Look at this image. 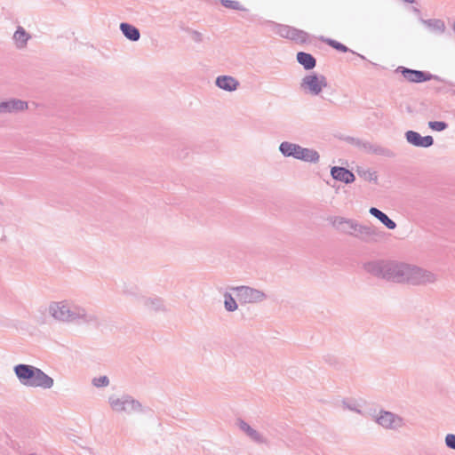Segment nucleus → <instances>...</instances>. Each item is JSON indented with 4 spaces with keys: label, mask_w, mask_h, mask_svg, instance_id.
I'll list each match as a JSON object with an SVG mask.
<instances>
[{
    "label": "nucleus",
    "mask_w": 455,
    "mask_h": 455,
    "mask_svg": "<svg viewBox=\"0 0 455 455\" xmlns=\"http://www.w3.org/2000/svg\"><path fill=\"white\" fill-rule=\"evenodd\" d=\"M48 310L51 316L60 322L100 324L95 314L67 300L51 302Z\"/></svg>",
    "instance_id": "obj_1"
},
{
    "label": "nucleus",
    "mask_w": 455,
    "mask_h": 455,
    "mask_svg": "<svg viewBox=\"0 0 455 455\" xmlns=\"http://www.w3.org/2000/svg\"><path fill=\"white\" fill-rule=\"evenodd\" d=\"M13 371L23 386L49 389L53 387L54 380L41 369L26 363H19L13 367Z\"/></svg>",
    "instance_id": "obj_2"
},
{
    "label": "nucleus",
    "mask_w": 455,
    "mask_h": 455,
    "mask_svg": "<svg viewBox=\"0 0 455 455\" xmlns=\"http://www.w3.org/2000/svg\"><path fill=\"white\" fill-rule=\"evenodd\" d=\"M278 149L284 157H292L306 163L316 164L320 159V155L315 149L303 148L290 141L281 142Z\"/></svg>",
    "instance_id": "obj_3"
},
{
    "label": "nucleus",
    "mask_w": 455,
    "mask_h": 455,
    "mask_svg": "<svg viewBox=\"0 0 455 455\" xmlns=\"http://www.w3.org/2000/svg\"><path fill=\"white\" fill-rule=\"evenodd\" d=\"M436 281V275L422 267L407 264L405 283L411 285H426Z\"/></svg>",
    "instance_id": "obj_4"
},
{
    "label": "nucleus",
    "mask_w": 455,
    "mask_h": 455,
    "mask_svg": "<svg viewBox=\"0 0 455 455\" xmlns=\"http://www.w3.org/2000/svg\"><path fill=\"white\" fill-rule=\"evenodd\" d=\"M326 86V77L315 72L306 75L300 82V88L312 95H319Z\"/></svg>",
    "instance_id": "obj_5"
},
{
    "label": "nucleus",
    "mask_w": 455,
    "mask_h": 455,
    "mask_svg": "<svg viewBox=\"0 0 455 455\" xmlns=\"http://www.w3.org/2000/svg\"><path fill=\"white\" fill-rule=\"evenodd\" d=\"M395 71L410 83L420 84L432 79L440 80L439 76L432 75L428 71L411 69L403 66H399Z\"/></svg>",
    "instance_id": "obj_6"
},
{
    "label": "nucleus",
    "mask_w": 455,
    "mask_h": 455,
    "mask_svg": "<svg viewBox=\"0 0 455 455\" xmlns=\"http://www.w3.org/2000/svg\"><path fill=\"white\" fill-rule=\"evenodd\" d=\"M233 291L241 303L261 302L267 298L263 291L249 286L234 287Z\"/></svg>",
    "instance_id": "obj_7"
},
{
    "label": "nucleus",
    "mask_w": 455,
    "mask_h": 455,
    "mask_svg": "<svg viewBox=\"0 0 455 455\" xmlns=\"http://www.w3.org/2000/svg\"><path fill=\"white\" fill-rule=\"evenodd\" d=\"M407 264L396 261H387L384 280L403 283L406 279Z\"/></svg>",
    "instance_id": "obj_8"
},
{
    "label": "nucleus",
    "mask_w": 455,
    "mask_h": 455,
    "mask_svg": "<svg viewBox=\"0 0 455 455\" xmlns=\"http://www.w3.org/2000/svg\"><path fill=\"white\" fill-rule=\"evenodd\" d=\"M276 34L281 37L290 39L299 44H306L308 42L309 35L301 29L288 25H277Z\"/></svg>",
    "instance_id": "obj_9"
},
{
    "label": "nucleus",
    "mask_w": 455,
    "mask_h": 455,
    "mask_svg": "<svg viewBox=\"0 0 455 455\" xmlns=\"http://www.w3.org/2000/svg\"><path fill=\"white\" fill-rule=\"evenodd\" d=\"M375 421L387 429L396 430L403 427V419L388 411L381 410L379 415L376 417Z\"/></svg>",
    "instance_id": "obj_10"
},
{
    "label": "nucleus",
    "mask_w": 455,
    "mask_h": 455,
    "mask_svg": "<svg viewBox=\"0 0 455 455\" xmlns=\"http://www.w3.org/2000/svg\"><path fill=\"white\" fill-rule=\"evenodd\" d=\"M28 102L20 99L11 98L0 101V115L17 114L28 109Z\"/></svg>",
    "instance_id": "obj_11"
},
{
    "label": "nucleus",
    "mask_w": 455,
    "mask_h": 455,
    "mask_svg": "<svg viewBox=\"0 0 455 455\" xmlns=\"http://www.w3.org/2000/svg\"><path fill=\"white\" fill-rule=\"evenodd\" d=\"M406 141L417 148H427L434 145V138L431 135L422 136L419 132L409 130L404 133Z\"/></svg>",
    "instance_id": "obj_12"
},
{
    "label": "nucleus",
    "mask_w": 455,
    "mask_h": 455,
    "mask_svg": "<svg viewBox=\"0 0 455 455\" xmlns=\"http://www.w3.org/2000/svg\"><path fill=\"white\" fill-rule=\"evenodd\" d=\"M331 223L338 231L352 235L356 227V220L344 217L335 216L331 218Z\"/></svg>",
    "instance_id": "obj_13"
},
{
    "label": "nucleus",
    "mask_w": 455,
    "mask_h": 455,
    "mask_svg": "<svg viewBox=\"0 0 455 455\" xmlns=\"http://www.w3.org/2000/svg\"><path fill=\"white\" fill-rule=\"evenodd\" d=\"M387 260H371L363 264V269L370 275L384 279Z\"/></svg>",
    "instance_id": "obj_14"
},
{
    "label": "nucleus",
    "mask_w": 455,
    "mask_h": 455,
    "mask_svg": "<svg viewBox=\"0 0 455 455\" xmlns=\"http://www.w3.org/2000/svg\"><path fill=\"white\" fill-rule=\"evenodd\" d=\"M377 235L378 229L375 227L370 225H362L356 221V227L352 236H355L362 241L368 242Z\"/></svg>",
    "instance_id": "obj_15"
},
{
    "label": "nucleus",
    "mask_w": 455,
    "mask_h": 455,
    "mask_svg": "<svg viewBox=\"0 0 455 455\" xmlns=\"http://www.w3.org/2000/svg\"><path fill=\"white\" fill-rule=\"evenodd\" d=\"M331 175L333 180L344 182L345 184H350L355 181V174L346 167L342 166H332L331 168Z\"/></svg>",
    "instance_id": "obj_16"
},
{
    "label": "nucleus",
    "mask_w": 455,
    "mask_h": 455,
    "mask_svg": "<svg viewBox=\"0 0 455 455\" xmlns=\"http://www.w3.org/2000/svg\"><path fill=\"white\" fill-rule=\"evenodd\" d=\"M239 82L235 77L228 75L217 76L215 79V85L226 92H234L239 87Z\"/></svg>",
    "instance_id": "obj_17"
},
{
    "label": "nucleus",
    "mask_w": 455,
    "mask_h": 455,
    "mask_svg": "<svg viewBox=\"0 0 455 455\" xmlns=\"http://www.w3.org/2000/svg\"><path fill=\"white\" fill-rule=\"evenodd\" d=\"M296 60L307 71L314 69L316 66V59L311 53L306 52H298Z\"/></svg>",
    "instance_id": "obj_18"
},
{
    "label": "nucleus",
    "mask_w": 455,
    "mask_h": 455,
    "mask_svg": "<svg viewBox=\"0 0 455 455\" xmlns=\"http://www.w3.org/2000/svg\"><path fill=\"white\" fill-rule=\"evenodd\" d=\"M320 41L325 43L327 45H329L330 47L335 49L336 51L338 52H351L352 54L354 55H356L357 57L363 59V60H365V57L363 56L362 54H359L355 52H354L353 50L349 49L347 45H345L344 44L335 40V39H332V38H328V37H324V36H321L320 38Z\"/></svg>",
    "instance_id": "obj_19"
},
{
    "label": "nucleus",
    "mask_w": 455,
    "mask_h": 455,
    "mask_svg": "<svg viewBox=\"0 0 455 455\" xmlns=\"http://www.w3.org/2000/svg\"><path fill=\"white\" fill-rule=\"evenodd\" d=\"M369 212L371 216L378 219L387 228L394 230L396 228V223L379 209L371 207Z\"/></svg>",
    "instance_id": "obj_20"
},
{
    "label": "nucleus",
    "mask_w": 455,
    "mask_h": 455,
    "mask_svg": "<svg viewBox=\"0 0 455 455\" xmlns=\"http://www.w3.org/2000/svg\"><path fill=\"white\" fill-rule=\"evenodd\" d=\"M120 30L132 42H137L140 38V29L128 22H122L120 24Z\"/></svg>",
    "instance_id": "obj_21"
},
{
    "label": "nucleus",
    "mask_w": 455,
    "mask_h": 455,
    "mask_svg": "<svg viewBox=\"0 0 455 455\" xmlns=\"http://www.w3.org/2000/svg\"><path fill=\"white\" fill-rule=\"evenodd\" d=\"M419 20L424 24L431 32L443 34L445 31V23L440 19H428L425 20L419 18Z\"/></svg>",
    "instance_id": "obj_22"
},
{
    "label": "nucleus",
    "mask_w": 455,
    "mask_h": 455,
    "mask_svg": "<svg viewBox=\"0 0 455 455\" xmlns=\"http://www.w3.org/2000/svg\"><path fill=\"white\" fill-rule=\"evenodd\" d=\"M143 305L148 309L155 312H164L166 311V307L164 306V300L159 297H150L145 298L143 299Z\"/></svg>",
    "instance_id": "obj_23"
},
{
    "label": "nucleus",
    "mask_w": 455,
    "mask_h": 455,
    "mask_svg": "<svg viewBox=\"0 0 455 455\" xmlns=\"http://www.w3.org/2000/svg\"><path fill=\"white\" fill-rule=\"evenodd\" d=\"M30 35L21 26H18L13 35V40L15 41L17 47L20 49L27 45L28 41L30 39Z\"/></svg>",
    "instance_id": "obj_24"
},
{
    "label": "nucleus",
    "mask_w": 455,
    "mask_h": 455,
    "mask_svg": "<svg viewBox=\"0 0 455 455\" xmlns=\"http://www.w3.org/2000/svg\"><path fill=\"white\" fill-rule=\"evenodd\" d=\"M108 403L112 410L115 411L126 412V410H128V407H126V395H123L121 398H118L116 395H111L108 398Z\"/></svg>",
    "instance_id": "obj_25"
},
{
    "label": "nucleus",
    "mask_w": 455,
    "mask_h": 455,
    "mask_svg": "<svg viewBox=\"0 0 455 455\" xmlns=\"http://www.w3.org/2000/svg\"><path fill=\"white\" fill-rule=\"evenodd\" d=\"M372 155L381 156L387 158H394L396 154L388 148L383 147L379 144H374Z\"/></svg>",
    "instance_id": "obj_26"
},
{
    "label": "nucleus",
    "mask_w": 455,
    "mask_h": 455,
    "mask_svg": "<svg viewBox=\"0 0 455 455\" xmlns=\"http://www.w3.org/2000/svg\"><path fill=\"white\" fill-rule=\"evenodd\" d=\"M126 407H128V410H126L127 413L143 411L142 404L128 395H126Z\"/></svg>",
    "instance_id": "obj_27"
},
{
    "label": "nucleus",
    "mask_w": 455,
    "mask_h": 455,
    "mask_svg": "<svg viewBox=\"0 0 455 455\" xmlns=\"http://www.w3.org/2000/svg\"><path fill=\"white\" fill-rule=\"evenodd\" d=\"M224 307L228 312H234L238 307L235 299L228 291L224 294Z\"/></svg>",
    "instance_id": "obj_28"
},
{
    "label": "nucleus",
    "mask_w": 455,
    "mask_h": 455,
    "mask_svg": "<svg viewBox=\"0 0 455 455\" xmlns=\"http://www.w3.org/2000/svg\"><path fill=\"white\" fill-rule=\"evenodd\" d=\"M357 174L365 180L377 182L378 176L376 172L370 169H357Z\"/></svg>",
    "instance_id": "obj_29"
},
{
    "label": "nucleus",
    "mask_w": 455,
    "mask_h": 455,
    "mask_svg": "<svg viewBox=\"0 0 455 455\" xmlns=\"http://www.w3.org/2000/svg\"><path fill=\"white\" fill-rule=\"evenodd\" d=\"M222 6L237 11H247L238 1L235 0H220Z\"/></svg>",
    "instance_id": "obj_30"
},
{
    "label": "nucleus",
    "mask_w": 455,
    "mask_h": 455,
    "mask_svg": "<svg viewBox=\"0 0 455 455\" xmlns=\"http://www.w3.org/2000/svg\"><path fill=\"white\" fill-rule=\"evenodd\" d=\"M247 436L253 441L254 443L258 444H263L267 443V440L259 432H258L256 429L252 428L247 435Z\"/></svg>",
    "instance_id": "obj_31"
},
{
    "label": "nucleus",
    "mask_w": 455,
    "mask_h": 455,
    "mask_svg": "<svg viewBox=\"0 0 455 455\" xmlns=\"http://www.w3.org/2000/svg\"><path fill=\"white\" fill-rule=\"evenodd\" d=\"M448 124L444 121H429L428 127L435 132H443L448 128Z\"/></svg>",
    "instance_id": "obj_32"
},
{
    "label": "nucleus",
    "mask_w": 455,
    "mask_h": 455,
    "mask_svg": "<svg viewBox=\"0 0 455 455\" xmlns=\"http://www.w3.org/2000/svg\"><path fill=\"white\" fill-rule=\"evenodd\" d=\"M92 384L96 387H104L109 384V379L107 376H100L92 379Z\"/></svg>",
    "instance_id": "obj_33"
},
{
    "label": "nucleus",
    "mask_w": 455,
    "mask_h": 455,
    "mask_svg": "<svg viewBox=\"0 0 455 455\" xmlns=\"http://www.w3.org/2000/svg\"><path fill=\"white\" fill-rule=\"evenodd\" d=\"M237 426L246 435L252 430V427L242 419H237Z\"/></svg>",
    "instance_id": "obj_34"
},
{
    "label": "nucleus",
    "mask_w": 455,
    "mask_h": 455,
    "mask_svg": "<svg viewBox=\"0 0 455 455\" xmlns=\"http://www.w3.org/2000/svg\"><path fill=\"white\" fill-rule=\"evenodd\" d=\"M445 444L448 448L455 450V435L448 434L445 436Z\"/></svg>",
    "instance_id": "obj_35"
},
{
    "label": "nucleus",
    "mask_w": 455,
    "mask_h": 455,
    "mask_svg": "<svg viewBox=\"0 0 455 455\" xmlns=\"http://www.w3.org/2000/svg\"><path fill=\"white\" fill-rule=\"evenodd\" d=\"M373 147H374L373 143H371L370 141L363 140L360 149L363 150L364 152H366L368 154H371L372 150H373Z\"/></svg>",
    "instance_id": "obj_36"
},
{
    "label": "nucleus",
    "mask_w": 455,
    "mask_h": 455,
    "mask_svg": "<svg viewBox=\"0 0 455 455\" xmlns=\"http://www.w3.org/2000/svg\"><path fill=\"white\" fill-rule=\"evenodd\" d=\"M343 405L346 409H348L349 411H355L357 413H361V410L357 409L355 403H348L346 400H343Z\"/></svg>",
    "instance_id": "obj_37"
},
{
    "label": "nucleus",
    "mask_w": 455,
    "mask_h": 455,
    "mask_svg": "<svg viewBox=\"0 0 455 455\" xmlns=\"http://www.w3.org/2000/svg\"><path fill=\"white\" fill-rule=\"evenodd\" d=\"M347 141L357 147L358 148H361L363 140L358 138L347 137Z\"/></svg>",
    "instance_id": "obj_38"
},
{
    "label": "nucleus",
    "mask_w": 455,
    "mask_h": 455,
    "mask_svg": "<svg viewBox=\"0 0 455 455\" xmlns=\"http://www.w3.org/2000/svg\"><path fill=\"white\" fill-rule=\"evenodd\" d=\"M325 361L331 365H334L337 363V359L331 355H327Z\"/></svg>",
    "instance_id": "obj_39"
},
{
    "label": "nucleus",
    "mask_w": 455,
    "mask_h": 455,
    "mask_svg": "<svg viewBox=\"0 0 455 455\" xmlns=\"http://www.w3.org/2000/svg\"><path fill=\"white\" fill-rule=\"evenodd\" d=\"M193 35H194V40L196 42H201L202 41V34L200 32L194 31Z\"/></svg>",
    "instance_id": "obj_40"
},
{
    "label": "nucleus",
    "mask_w": 455,
    "mask_h": 455,
    "mask_svg": "<svg viewBox=\"0 0 455 455\" xmlns=\"http://www.w3.org/2000/svg\"><path fill=\"white\" fill-rule=\"evenodd\" d=\"M403 1L407 4H414L416 2V0H403Z\"/></svg>",
    "instance_id": "obj_41"
},
{
    "label": "nucleus",
    "mask_w": 455,
    "mask_h": 455,
    "mask_svg": "<svg viewBox=\"0 0 455 455\" xmlns=\"http://www.w3.org/2000/svg\"><path fill=\"white\" fill-rule=\"evenodd\" d=\"M414 12L420 13V11H419V9L415 8V9H414Z\"/></svg>",
    "instance_id": "obj_42"
},
{
    "label": "nucleus",
    "mask_w": 455,
    "mask_h": 455,
    "mask_svg": "<svg viewBox=\"0 0 455 455\" xmlns=\"http://www.w3.org/2000/svg\"><path fill=\"white\" fill-rule=\"evenodd\" d=\"M28 455H37V454H36V453H30V454H28Z\"/></svg>",
    "instance_id": "obj_43"
}]
</instances>
